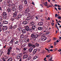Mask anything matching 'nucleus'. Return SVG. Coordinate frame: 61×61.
Listing matches in <instances>:
<instances>
[{
  "label": "nucleus",
  "instance_id": "35",
  "mask_svg": "<svg viewBox=\"0 0 61 61\" xmlns=\"http://www.w3.org/2000/svg\"><path fill=\"white\" fill-rule=\"evenodd\" d=\"M19 43V41H16V42H14V44L16 45V44H18Z\"/></svg>",
  "mask_w": 61,
  "mask_h": 61
},
{
  "label": "nucleus",
  "instance_id": "54",
  "mask_svg": "<svg viewBox=\"0 0 61 61\" xmlns=\"http://www.w3.org/2000/svg\"><path fill=\"white\" fill-rule=\"evenodd\" d=\"M2 60L3 61L4 60H5V59L4 58H2Z\"/></svg>",
  "mask_w": 61,
  "mask_h": 61
},
{
  "label": "nucleus",
  "instance_id": "34",
  "mask_svg": "<svg viewBox=\"0 0 61 61\" xmlns=\"http://www.w3.org/2000/svg\"><path fill=\"white\" fill-rule=\"evenodd\" d=\"M5 19H6L7 20H8L9 18H8V17L7 16H5V17H3Z\"/></svg>",
  "mask_w": 61,
  "mask_h": 61
},
{
  "label": "nucleus",
  "instance_id": "44",
  "mask_svg": "<svg viewBox=\"0 0 61 61\" xmlns=\"http://www.w3.org/2000/svg\"><path fill=\"white\" fill-rule=\"evenodd\" d=\"M20 49H21V48H16V49L17 50H18L19 51L20 50Z\"/></svg>",
  "mask_w": 61,
  "mask_h": 61
},
{
  "label": "nucleus",
  "instance_id": "26",
  "mask_svg": "<svg viewBox=\"0 0 61 61\" xmlns=\"http://www.w3.org/2000/svg\"><path fill=\"white\" fill-rule=\"evenodd\" d=\"M39 36V35H38V34L36 35H35L34 36L35 38H36L37 37H38Z\"/></svg>",
  "mask_w": 61,
  "mask_h": 61
},
{
  "label": "nucleus",
  "instance_id": "6",
  "mask_svg": "<svg viewBox=\"0 0 61 61\" xmlns=\"http://www.w3.org/2000/svg\"><path fill=\"white\" fill-rule=\"evenodd\" d=\"M19 13V12L18 11H16L13 14V17H15L17 15V14Z\"/></svg>",
  "mask_w": 61,
  "mask_h": 61
},
{
  "label": "nucleus",
  "instance_id": "50",
  "mask_svg": "<svg viewBox=\"0 0 61 61\" xmlns=\"http://www.w3.org/2000/svg\"><path fill=\"white\" fill-rule=\"evenodd\" d=\"M20 47H22L23 46V45H22V44H21L20 45Z\"/></svg>",
  "mask_w": 61,
  "mask_h": 61
},
{
  "label": "nucleus",
  "instance_id": "60",
  "mask_svg": "<svg viewBox=\"0 0 61 61\" xmlns=\"http://www.w3.org/2000/svg\"><path fill=\"white\" fill-rule=\"evenodd\" d=\"M45 49H46V50H47V51H48V52H49V50L48 49H47L46 48H45Z\"/></svg>",
  "mask_w": 61,
  "mask_h": 61
},
{
  "label": "nucleus",
  "instance_id": "14",
  "mask_svg": "<svg viewBox=\"0 0 61 61\" xmlns=\"http://www.w3.org/2000/svg\"><path fill=\"white\" fill-rule=\"evenodd\" d=\"M14 39L13 38L10 41L9 43V44H13L14 43Z\"/></svg>",
  "mask_w": 61,
  "mask_h": 61
},
{
  "label": "nucleus",
  "instance_id": "27",
  "mask_svg": "<svg viewBox=\"0 0 61 61\" xmlns=\"http://www.w3.org/2000/svg\"><path fill=\"white\" fill-rule=\"evenodd\" d=\"M32 44H31L30 43H28V46L29 47H30L31 46H32Z\"/></svg>",
  "mask_w": 61,
  "mask_h": 61
},
{
  "label": "nucleus",
  "instance_id": "4",
  "mask_svg": "<svg viewBox=\"0 0 61 61\" xmlns=\"http://www.w3.org/2000/svg\"><path fill=\"white\" fill-rule=\"evenodd\" d=\"M29 11H30V9H29V8H28L25 10L24 12V13L25 14H28V15H29L30 14V13H28Z\"/></svg>",
  "mask_w": 61,
  "mask_h": 61
},
{
  "label": "nucleus",
  "instance_id": "57",
  "mask_svg": "<svg viewBox=\"0 0 61 61\" xmlns=\"http://www.w3.org/2000/svg\"><path fill=\"white\" fill-rule=\"evenodd\" d=\"M46 6H47V8H49V7H50L49 5H47Z\"/></svg>",
  "mask_w": 61,
  "mask_h": 61
},
{
  "label": "nucleus",
  "instance_id": "32",
  "mask_svg": "<svg viewBox=\"0 0 61 61\" xmlns=\"http://www.w3.org/2000/svg\"><path fill=\"white\" fill-rule=\"evenodd\" d=\"M43 4H44V5L45 6H46V5H47V2H46L45 3H44Z\"/></svg>",
  "mask_w": 61,
  "mask_h": 61
},
{
  "label": "nucleus",
  "instance_id": "56",
  "mask_svg": "<svg viewBox=\"0 0 61 61\" xmlns=\"http://www.w3.org/2000/svg\"><path fill=\"white\" fill-rule=\"evenodd\" d=\"M50 50V51H51V52H52L53 51V49H51V50Z\"/></svg>",
  "mask_w": 61,
  "mask_h": 61
},
{
  "label": "nucleus",
  "instance_id": "41",
  "mask_svg": "<svg viewBox=\"0 0 61 61\" xmlns=\"http://www.w3.org/2000/svg\"><path fill=\"white\" fill-rule=\"evenodd\" d=\"M3 52L2 51H0V56H1V55H2V54H3Z\"/></svg>",
  "mask_w": 61,
  "mask_h": 61
},
{
  "label": "nucleus",
  "instance_id": "18",
  "mask_svg": "<svg viewBox=\"0 0 61 61\" xmlns=\"http://www.w3.org/2000/svg\"><path fill=\"white\" fill-rule=\"evenodd\" d=\"M7 6L9 8H12V5L11 4H10L8 5H7Z\"/></svg>",
  "mask_w": 61,
  "mask_h": 61
},
{
  "label": "nucleus",
  "instance_id": "43",
  "mask_svg": "<svg viewBox=\"0 0 61 61\" xmlns=\"http://www.w3.org/2000/svg\"><path fill=\"white\" fill-rule=\"evenodd\" d=\"M37 58V56H35L33 58V59L34 60H35V59H36V58Z\"/></svg>",
  "mask_w": 61,
  "mask_h": 61
},
{
  "label": "nucleus",
  "instance_id": "25",
  "mask_svg": "<svg viewBox=\"0 0 61 61\" xmlns=\"http://www.w3.org/2000/svg\"><path fill=\"white\" fill-rule=\"evenodd\" d=\"M43 28L42 27H39L38 28V29L39 30H40L41 31L42 30V29H43Z\"/></svg>",
  "mask_w": 61,
  "mask_h": 61
},
{
  "label": "nucleus",
  "instance_id": "45",
  "mask_svg": "<svg viewBox=\"0 0 61 61\" xmlns=\"http://www.w3.org/2000/svg\"><path fill=\"white\" fill-rule=\"evenodd\" d=\"M2 21V18L1 16H0V21Z\"/></svg>",
  "mask_w": 61,
  "mask_h": 61
},
{
  "label": "nucleus",
  "instance_id": "24",
  "mask_svg": "<svg viewBox=\"0 0 61 61\" xmlns=\"http://www.w3.org/2000/svg\"><path fill=\"white\" fill-rule=\"evenodd\" d=\"M38 25L39 26H41V25H43V23L42 22H41L38 23Z\"/></svg>",
  "mask_w": 61,
  "mask_h": 61
},
{
  "label": "nucleus",
  "instance_id": "29",
  "mask_svg": "<svg viewBox=\"0 0 61 61\" xmlns=\"http://www.w3.org/2000/svg\"><path fill=\"white\" fill-rule=\"evenodd\" d=\"M9 3V2H4V4L5 5H6L7 4H8V3Z\"/></svg>",
  "mask_w": 61,
  "mask_h": 61
},
{
  "label": "nucleus",
  "instance_id": "59",
  "mask_svg": "<svg viewBox=\"0 0 61 61\" xmlns=\"http://www.w3.org/2000/svg\"><path fill=\"white\" fill-rule=\"evenodd\" d=\"M61 49H59V50H58V51L59 52H61Z\"/></svg>",
  "mask_w": 61,
  "mask_h": 61
},
{
  "label": "nucleus",
  "instance_id": "51",
  "mask_svg": "<svg viewBox=\"0 0 61 61\" xmlns=\"http://www.w3.org/2000/svg\"><path fill=\"white\" fill-rule=\"evenodd\" d=\"M51 24L52 26H54V23H53V22H52Z\"/></svg>",
  "mask_w": 61,
  "mask_h": 61
},
{
  "label": "nucleus",
  "instance_id": "3",
  "mask_svg": "<svg viewBox=\"0 0 61 61\" xmlns=\"http://www.w3.org/2000/svg\"><path fill=\"white\" fill-rule=\"evenodd\" d=\"M41 41H44L46 39V38L45 36V35L43 34L41 36Z\"/></svg>",
  "mask_w": 61,
  "mask_h": 61
},
{
  "label": "nucleus",
  "instance_id": "11",
  "mask_svg": "<svg viewBox=\"0 0 61 61\" xmlns=\"http://www.w3.org/2000/svg\"><path fill=\"white\" fill-rule=\"evenodd\" d=\"M32 18V17L30 16H28L27 18L25 20H29Z\"/></svg>",
  "mask_w": 61,
  "mask_h": 61
},
{
  "label": "nucleus",
  "instance_id": "16",
  "mask_svg": "<svg viewBox=\"0 0 61 61\" xmlns=\"http://www.w3.org/2000/svg\"><path fill=\"white\" fill-rule=\"evenodd\" d=\"M22 6H20L18 8V9L20 11H21L22 10Z\"/></svg>",
  "mask_w": 61,
  "mask_h": 61
},
{
  "label": "nucleus",
  "instance_id": "46",
  "mask_svg": "<svg viewBox=\"0 0 61 61\" xmlns=\"http://www.w3.org/2000/svg\"><path fill=\"white\" fill-rule=\"evenodd\" d=\"M27 49V48L26 47H25L23 49V50L24 51H25L26 50V49Z\"/></svg>",
  "mask_w": 61,
  "mask_h": 61
},
{
  "label": "nucleus",
  "instance_id": "31",
  "mask_svg": "<svg viewBox=\"0 0 61 61\" xmlns=\"http://www.w3.org/2000/svg\"><path fill=\"white\" fill-rule=\"evenodd\" d=\"M32 46L33 48H35L36 47V44H34L33 45L32 44Z\"/></svg>",
  "mask_w": 61,
  "mask_h": 61
},
{
  "label": "nucleus",
  "instance_id": "33",
  "mask_svg": "<svg viewBox=\"0 0 61 61\" xmlns=\"http://www.w3.org/2000/svg\"><path fill=\"white\" fill-rule=\"evenodd\" d=\"M27 0H25L24 1V3L25 4H27Z\"/></svg>",
  "mask_w": 61,
  "mask_h": 61
},
{
  "label": "nucleus",
  "instance_id": "30",
  "mask_svg": "<svg viewBox=\"0 0 61 61\" xmlns=\"http://www.w3.org/2000/svg\"><path fill=\"white\" fill-rule=\"evenodd\" d=\"M17 27V25H16L13 27V29H15V28H16Z\"/></svg>",
  "mask_w": 61,
  "mask_h": 61
},
{
  "label": "nucleus",
  "instance_id": "49",
  "mask_svg": "<svg viewBox=\"0 0 61 61\" xmlns=\"http://www.w3.org/2000/svg\"><path fill=\"white\" fill-rule=\"evenodd\" d=\"M24 1V0H20V2H21V3H23V2Z\"/></svg>",
  "mask_w": 61,
  "mask_h": 61
},
{
  "label": "nucleus",
  "instance_id": "55",
  "mask_svg": "<svg viewBox=\"0 0 61 61\" xmlns=\"http://www.w3.org/2000/svg\"><path fill=\"white\" fill-rule=\"evenodd\" d=\"M49 33H50V32H47L46 34L47 35H49Z\"/></svg>",
  "mask_w": 61,
  "mask_h": 61
},
{
  "label": "nucleus",
  "instance_id": "28",
  "mask_svg": "<svg viewBox=\"0 0 61 61\" xmlns=\"http://www.w3.org/2000/svg\"><path fill=\"white\" fill-rule=\"evenodd\" d=\"M11 10L10 9L8 8L7 10V12H11Z\"/></svg>",
  "mask_w": 61,
  "mask_h": 61
},
{
  "label": "nucleus",
  "instance_id": "23",
  "mask_svg": "<svg viewBox=\"0 0 61 61\" xmlns=\"http://www.w3.org/2000/svg\"><path fill=\"white\" fill-rule=\"evenodd\" d=\"M3 24H8V22L6 21H3Z\"/></svg>",
  "mask_w": 61,
  "mask_h": 61
},
{
  "label": "nucleus",
  "instance_id": "40",
  "mask_svg": "<svg viewBox=\"0 0 61 61\" xmlns=\"http://www.w3.org/2000/svg\"><path fill=\"white\" fill-rule=\"evenodd\" d=\"M24 37V35H23L22 34L20 36V38H23Z\"/></svg>",
  "mask_w": 61,
  "mask_h": 61
},
{
  "label": "nucleus",
  "instance_id": "1",
  "mask_svg": "<svg viewBox=\"0 0 61 61\" xmlns=\"http://www.w3.org/2000/svg\"><path fill=\"white\" fill-rule=\"evenodd\" d=\"M25 29L27 31H30L32 32L33 30H32L31 28H30L27 25L25 27Z\"/></svg>",
  "mask_w": 61,
  "mask_h": 61
},
{
  "label": "nucleus",
  "instance_id": "47",
  "mask_svg": "<svg viewBox=\"0 0 61 61\" xmlns=\"http://www.w3.org/2000/svg\"><path fill=\"white\" fill-rule=\"evenodd\" d=\"M27 42H29V39L28 38L27 39Z\"/></svg>",
  "mask_w": 61,
  "mask_h": 61
},
{
  "label": "nucleus",
  "instance_id": "20",
  "mask_svg": "<svg viewBox=\"0 0 61 61\" xmlns=\"http://www.w3.org/2000/svg\"><path fill=\"white\" fill-rule=\"evenodd\" d=\"M30 24L31 25H35V22L34 21H31L30 22Z\"/></svg>",
  "mask_w": 61,
  "mask_h": 61
},
{
  "label": "nucleus",
  "instance_id": "9",
  "mask_svg": "<svg viewBox=\"0 0 61 61\" xmlns=\"http://www.w3.org/2000/svg\"><path fill=\"white\" fill-rule=\"evenodd\" d=\"M7 29V27L6 26H3L2 27V30L3 31H6Z\"/></svg>",
  "mask_w": 61,
  "mask_h": 61
},
{
  "label": "nucleus",
  "instance_id": "39",
  "mask_svg": "<svg viewBox=\"0 0 61 61\" xmlns=\"http://www.w3.org/2000/svg\"><path fill=\"white\" fill-rule=\"evenodd\" d=\"M22 29V28L21 27H20L18 28V30H19V31H21Z\"/></svg>",
  "mask_w": 61,
  "mask_h": 61
},
{
  "label": "nucleus",
  "instance_id": "10",
  "mask_svg": "<svg viewBox=\"0 0 61 61\" xmlns=\"http://www.w3.org/2000/svg\"><path fill=\"white\" fill-rule=\"evenodd\" d=\"M33 50V48L30 47L29 49V53H31V52H32Z\"/></svg>",
  "mask_w": 61,
  "mask_h": 61
},
{
  "label": "nucleus",
  "instance_id": "64",
  "mask_svg": "<svg viewBox=\"0 0 61 61\" xmlns=\"http://www.w3.org/2000/svg\"><path fill=\"white\" fill-rule=\"evenodd\" d=\"M55 9L57 11V8H56V7H55Z\"/></svg>",
  "mask_w": 61,
  "mask_h": 61
},
{
  "label": "nucleus",
  "instance_id": "63",
  "mask_svg": "<svg viewBox=\"0 0 61 61\" xmlns=\"http://www.w3.org/2000/svg\"><path fill=\"white\" fill-rule=\"evenodd\" d=\"M18 25L19 27H20V26H21V24H19Z\"/></svg>",
  "mask_w": 61,
  "mask_h": 61
},
{
  "label": "nucleus",
  "instance_id": "12",
  "mask_svg": "<svg viewBox=\"0 0 61 61\" xmlns=\"http://www.w3.org/2000/svg\"><path fill=\"white\" fill-rule=\"evenodd\" d=\"M28 57V55L27 54H25L23 56V58L25 59Z\"/></svg>",
  "mask_w": 61,
  "mask_h": 61
},
{
  "label": "nucleus",
  "instance_id": "53",
  "mask_svg": "<svg viewBox=\"0 0 61 61\" xmlns=\"http://www.w3.org/2000/svg\"><path fill=\"white\" fill-rule=\"evenodd\" d=\"M50 56V55H47L46 56V57H49Z\"/></svg>",
  "mask_w": 61,
  "mask_h": 61
},
{
  "label": "nucleus",
  "instance_id": "5",
  "mask_svg": "<svg viewBox=\"0 0 61 61\" xmlns=\"http://www.w3.org/2000/svg\"><path fill=\"white\" fill-rule=\"evenodd\" d=\"M22 13H20L18 15L17 17L16 18V19L17 20H19L20 18H21L22 15Z\"/></svg>",
  "mask_w": 61,
  "mask_h": 61
},
{
  "label": "nucleus",
  "instance_id": "22",
  "mask_svg": "<svg viewBox=\"0 0 61 61\" xmlns=\"http://www.w3.org/2000/svg\"><path fill=\"white\" fill-rule=\"evenodd\" d=\"M35 34L33 33L31 35V37L32 38H35Z\"/></svg>",
  "mask_w": 61,
  "mask_h": 61
},
{
  "label": "nucleus",
  "instance_id": "48",
  "mask_svg": "<svg viewBox=\"0 0 61 61\" xmlns=\"http://www.w3.org/2000/svg\"><path fill=\"white\" fill-rule=\"evenodd\" d=\"M39 17V16L38 15H37V16H36L35 17L36 19H38Z\"/></svg>",
  "mask_w": 61,
  "mask_h": 61
},
{
  "label": "nucleus",
  "instance_id": "21",
  "mask_svg": "<svg viewBox=\"0 0 61 61\" xmlns=\"http://www.w3.org/2000/svg\"><path fill=\"white\" fill-rule=\"evenodd\" d=\"M26 30L25 29H24L22 30V33L23 34H25L26 32Z\"/></svg>",
  "mask_w": 61,
  "mask_h": 61
},
{
  "label": "nucleus",
  "instance_id": "38",
  "mask_svg": "<svg viewBox=\"0 0 61 61\" xmlns=\"http://www.w3.org/2000/svg\"><path fill=\"white\" fill-rule=\"evenodd\" d=\"M1 22H0V27H2L3 26V24Z\"/></svg>",
  "mask_w": 61,
  "mask_h": 61
},
{
  "label": "nucleus",
  "instance_id": "19",
  "mask_svg": "<svg viewBox=\"0 0 61 61\" xmlns=\"http://www.w3.org/2000/svg\"><path fill=\"white\" fill-rule=\"evenodd\" d=\"M12 10L13 11H15L16 10V9L15 8V7L14 6L12 8Z\"/></svg>",
  "mask_w": 61,
  "mask_h": 61
},
{
  "label": "nucleus",
  "instance_id": "58",
  "mask_svg": "<svg viewBox=\"0 0 61 61\" xmlns=\"http://www.w3.org/2000/svg\"><path fill=\"white\" fill-rule=\"evenodd\" d=\"M55 16L56 17H57V14H56L55 15Z\"/></svg>",
  "mask_w": 61,
  "mask_h": 61
},
{
  "label": "nucleus",
  "instance_id": "62",
  "mask_svg": "<svg viewBox=\"0 0 61 61\" xmlns=\"http://www.w3.org/2000/svg\"><path fill=\"white\" fill-rule=\"evenodd\" d=\"M52 58H53V57H52V56H51L50 59H51L52 60Z\"/></svg>",
  "mask_w": 61,
  "mask_h": 61
},
{
  "label": "nucleus",
  "instance_id": "13",
  "mask_svg": "<svg viewBox=\"0 0 61 61\" xmlns=\"http://www.w3.org/2000/svg\"><path fill=\"white\" fill-rule=\"evenodd\" d=\"M37 51V49H34L33 50V52L32 54L33 55L35 54L36 53V51Z\"/></svg>",
  "mask_w": 61,
  "mask_h": 61
},
{
  "label": "nucleus",
  "instance_id": "61",
  "mask_svg": "<svg viewBox=\"0 0 61 61\" xmlns=\"http://www.w3.org/2000/svg\"><path fill=\"white\" fill-rule=\"evenodd\" d=\"M31 3H32V5H35V3H34V2H32Z\"/></svg>",
  "mask_w": 61,
  "mask_h": 61
},
{
  "label": "nucleus",
  "instance_id": "42",
  "mask_svg": "<svg viewBox=\"0 0 61 61\" xmlns=\"http://www.w3.org/2000/svg\"><path fill=\"white\" fill-rule=\"evenodd\" d=\"M9 60H10V61H12V60L13 59V58H12V57H10V58L9 59Z\"/></svg>",
  "mask_w": 61,
  "mask_h": 61
},
{
  "label": "nucleus",
  "instance_id": "36",
  "mask_svg": "<svg viewBox=\"0 0 61 61\" xmlns=\"http://www.w3.org/2000/svg\"><path fill=\"white\" fill-rule=\"evenodd\" d=\"M32 59V58H31V56H29L28 58V60H31Z\"/></svg>",
  "mask_w": 61,
  "mask_h": 61
},
{
  "label": "nucleus",
  "instance_id": "15",
  "mask_svg": "<svg viewBox=\"0 0 61 61\" xmlns=\"http://www.w3.org/2000/svg\"><path fill=\"white\" fill-rule=\"evenodd\" d=\"M22 24L23 25H26L27 24V22L26 21H24L22 22Z\"/></svg>",
  "mask_w": 61,
  "mask_h": 61
},
{
  "label": "nucleus",
  "instance_id": "17",
  "mask_svg": "<svg viewBox=\"0 0 61 61\" xmlns=\"http://www.w3.org/2000/svg\"><path fill=\"white\" fill-rule=\"evenodd\" d=\"M36 26L35 25L33 26L32 27V28L31 29L32 30V31H33L34 30H35V29H36Z\"/></svg>",
  "mask_w": 61,
  "mask_h": 61
},
{
  "label": "nucleus",
  "instance_id": "2",
  "mask_svg": "<svg viewBox=\"0 0 61 61\" xmlns=\"http://www.w3.org/2000/svg\"><path fill=\"white\" fill-rule=\"evenodd\" d=\"M12 47L11 46L9 47V48H8L7 50V54L8 55H10V52L11 50H12Z\"/></svg>",
  "mask_w": 61,
  "mask_h": 61
},
{
  "label": "nucleus",
  "instance_id": "7",
  "mask_svg": "<svg viewBox=\"0 0 61 61\" xmlns=\"http://www.w3.org/2000/svg\"><path fill=\"white\" fill-rule=\"evenodd\" d=\"M22 54L21 53H20L19 54L18 56H16L17 59H19L21 57H22Z\"/></svg>",
  "mask_w": 61,
  "mask_h": 61
},
{
  "label": "nucleus",
  "instance_id": "52",
  "mask_svg": "<svg viewBox=\"0 0 61 61\" xmlns=\"http://www.w3.org/2000/svg\"><path fill=\"white\" fill-rule=\"evenodd\" d=\"M27 35H28V36H30L31 35V34L28 33H27Z\"/></svg>",
  "mask_w": 61,
  "mask_h": 61
},
{
  "label": "nucleus",
  "instance_id": "8",
  "mask_svg": "<svg viewBox=\"0 0 61 61\" xmlns=\"http://www.w3.org/2000/svg\"><path fill=\"white\" fill-rule=\"evenodd\" d=\"M3 14H1V15L3 17L6 16V15H7V13H6V12H4L3 13Z\"/></svg>",
  "mask_w": 61,
  "mask_h": 61
},
{
  "label": "nucleus",
  "instance_id": "37",
  "mask_svg": "<svg viewBox=\"0 0 61 61\" xmlns=\"http://www.w3.org/2000/svg\"><path fill=\"white\" fill-rule=\"evenodd\" d=\"M35 45L36 46H36H37V47H38L39 46V44H38L37 43H36V44Z\"/></svg>",
  "mask_w": 61,
  "mask_h": 61
}]
</instances>
